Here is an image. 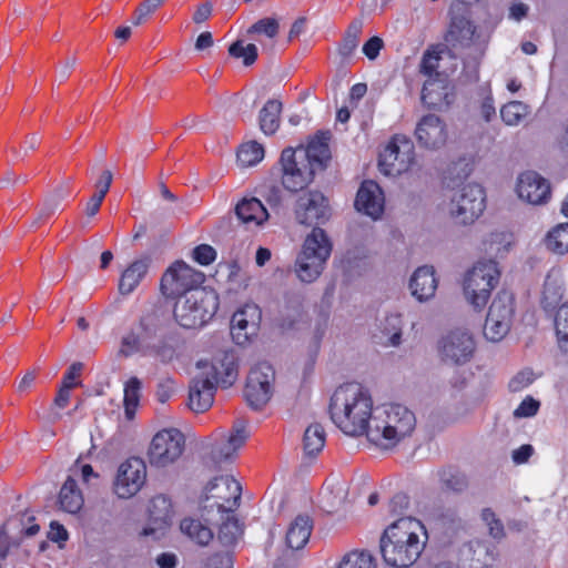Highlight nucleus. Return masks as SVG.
Masks as SVG:
<instances>
[{"mask_svg":"<svg viewBox=\"0 0 568 568\" xmlns=\"http://www.w3.org/2000/svg\"><path fill=\"white\" fill-rule=\"evenodd\" d=\"M331 133L320 131L306 146L285 148L280 156L281 182L285 190L296 193L308 186L315 175L326 170L331 161Z\"/></svg>","mask_w":568,"mask_h":568,"instance_id":"nucleus-1","label":"nucleus"},{"mask_svg":"<svg viewBox=\"0 0 568 568\" xmlns=\"http://www.w3.org/2000/svg\"><path fill=\"white\" fill-rule=\"evenodd\" d=\"M332 422L346 435L368 438L372 427L373 400L368 390L358 383L338 386L329 402Z\"/></svg>","mask_w":568,"mask_h":568,"instance_id":"nucleus-2","label":"nucleus"},{"mask_svg":"<svg viewBox=\"0 0 568 568\" xmlns=\"http://www.w3.org/2000/svg\"><path fill=\"white\" fill-rule=\"evenodd\" d=\"M162 327L161 314L152 308L145 312L131 331L121 339L120 355L130 357L140 354L145 357H153L162 364L171 363L178 351V343L173 336L165 335L156 343L153 342Z\"/></svg>","mask_w":568,"mask_h":568,"instance_id":"nucleus-3","label":"nucleus"},{"mask_svg":"<svg viewBox=\"0 0 568 568\" xmlns=\"http://www.w3.org/2000/svg\"><path fill=\"white\" fill-rule=\"evenodd\" d=\"M423 529L422 523L413 517H403L389 525L379 540L385 564L395 568L413 566L425 547L419 537Z\"/></svg>","mask_w":568,"mask_h":568,"instance_id":"nucleus-4","label":"nucleus"},{"mask_svg":"<svg viewBox=\"0 0 568 568\" xmlns=\"http://www.w3.org/2000/svg\"><path fill=\"white\" fill-rule=\"evenodd\" d=\"M385 414V419L377 416L372 419L368 440L388 449L412 434L416 426V418L413 412L400 404L392 405Z\"/></svg>","mask_w":568,"mask_h":568,"instance_id":"nucleus-5","label":"nucleus"},{"mask_svg":"<svg viewBox=\"0 0 568 568\" xmlns=\"http://www.w3.org/2000/svg\"><path fill=\"white\" fill-rule=\"evenodd\" d=\"M219 308V297L214 291L193 288L176 298L173 315L184 328H197L213 318Z\"/></svg>","mask_w":568,"mask_h":568,"instance_id":"nucleus-6","label":"nucleus"},{"mask_svg":"<svg viewBox=\"0 0 568 568\" xmlns=\"http://www.w3.org/2000/svg\"><path fill=\"white\" fill-rule=\"evenodd\" d=\"M332 253V243L323 229H314L296 257L294 272L303 283H313L322 274Z\"/></svg>","mask_w":568,"mask_h":568,"instance_id":"nucleus-7","label":"nucleus"},{"mask_svg":"<svg viewBox=\"0 0 568 568\" xmlns=\"http://www.w3.org/2000/svg\"><path fill=\"white\" fill-rule=\"evenodd\" d=\"M485 202L484 189L479 184L469 183L452 191L448 213L457 224H473L484 212Z\"/></svg>","mask_w":568,"mask_h":568,"instance_id":"nucleus-8","label":"nucleus"},{"mask_svg":"<svg viewBox=\"0 0 568 568\" xmlns=\"http://www.w3.org/2000/svg\"><path fill=\"white\" fill-rule=\"evenodd\" d=\"M499 272L493 261L476 264L464 281V294L475 310H483L498 284Z\"/></svg>","mask_w":568,"mask_h":568,"instance_id":"nucleus-9","label":"nucleus"},{"mask_svg":"<svg viewBox=\"0 0 568 568\" xmlns=\"http://www.w3.org/2000/svg\"><path fill=\"white\" fill-rule=\"evenodd\" d=\"M415 160V148L409 138L396 134L378 156L379 171L388 176L400 175L409 170Z\"/></svg>","mask_w":568,"mask_h":568,"instance_id":"nucleus-10","label":"nucleus"},{"mask_svg":"<svg viewBox=\"0 0 568 568\" xmlns=\"http://www.w3.org/2000/svg\"><path fill=\"white\" fill-rule=\"evenodd\" d=\"M204 278L202 272L183 261H176L162 275L160 290L165 297L178 298L193 288H203Z\"/></svg>","mask_w":568,"mask_h":568,"instance_id":"nucleus-11","label":"nucleus"},{"mask_svg":"<svg viewBox=\"0 0 568 568\" xmlns=\"http://www.w3.org/2000/svg\"><path fill=\"white\" fill-rule=\"evenodd\" d=\"M294 214L297 223L321 229L332 215L328 199L317 190H308L302 193L295 203Z\"/></svg>","mask_w":568,"mask_h":568,"instance_id":"nucleus-12","label":"nucleus"},{"mask_svg":"<svg viewBox=\"0 0 568 568\" xmlns=\"http://www.w3.org/2000/svg\"><path fill=\"white\" fill-rule=\"evenodd\" d=\"M449 24L445 33V43L452 48H467L471 44L476 27L470 19L467 3L456 0L448 10Z\"/></svg>","mask_w":568,"mask_h":568,"instance_id":"nucleus-13","label":"nucleus"},{"mask_svg":"<svg viewBox=\"0 0 568 568\" xmlns=\"http://www.w3.org/2000/svg\"><path fill=\"white\" fill-rule=\"evenodd\" d=\"M274 379L275 372L267 363H261L250 371L244 389L250 407L260 410L268 403L273 395Z\"/></svg>","mask_w":568,"mask_h":568,"instance_id":"nucleus-14","label":"nucleus"},{"mask_svg":"<svg viewBox=\"0 0 568 568\" xmlns=\"http://www.w3.org/2000/svg\"><path fill=\"white\" fill-rule=\"evenodd\" d=\"M185 439L178 429H163L152 439L149 448L150 464L165 467L174 463L183 453Z\"/></svg>","mask_w":568,"mask_h":568,"instance_id":"nucleus-15","label":"nucleus"},{"mask_svg":"<svg viewBox=\"0 0 568 568\" xmlns=\"http://www.w3.org/2000/svg\"><path fill=\"white\" fill-rule=\"evenodd\" d=\"M242 487L239 481L230 476L214 477L205 486L204 501L213 500L210 505H204L203 508L216 507L220 513L233 511L237 506L241 498Z\"/></svg>","mask_w":568,"mask_h":568,"instance_id":"nucleus-16","label":"nucleus"},{"mask_svg":"<svg viewBox=\"0 0 568 568\" xmlns=\"http://www.w3.org/2000/svg\"><path fill=\"white\" fill-rule=\"evenodd\" d=\"M475 347V341L468 332L456 329L439 339L438 354L446 364L464 365L473 358Z\"/></svg>","mask_w":568,"mask_h":568,"instance_id":"nucleus-17","label":"nucleus"},{"mask_svg":"<svg viewBox=\"0 0 568 568\" xmlns=\"http://www.w3.org/2000/svg\"><path fill=\"white\" fill-rule=\"evenodd\" d=\"M145 478V463L139 457H131L119 466L114 480V493L120 498H130L142 488Z\"/></svg>","mask_w":568,"mask_h":568,"instance_id":"nucleus-18","label":"nucleus"},{"mask_svg":"<svg viewBox=\"0 0 568 568\" xmlns=\"http://www.w3.org/2000/svg\"><path fill=\"white\" fill-rule=\"evenodd\" d=\"M415 138L420 148L438 150L447 142V126L438 115L426 114L416 124Z\"/></svg>","mask_w":568,"mask_h":568,"instance_id":"nucleus-19","label":"nucleus"},{"mask_svg":"<svg viewBox=\"0 0 568 568\" xmlns=\"http://www.w3.org/2000/svg\"><path fill=\"white\" fill-rule=\"evenodd\" d=\"M247 422L244 418H237L229 436H223L215 440L211 449V458L215 464L231 460L236 450L244 445L248 437L246 430Z\"/></svg>","mask_w":568,"mask_h":568,"instance_id":"nucleus-20","label":"nucleus"},{"mask_svg":"<svg viewBox=\"0 0 568 568\" xmlns=\"http://www.w3.org/2000/svg\"><path fill=\"white\" fill-rule=\"evenodd\" d=\"M518 196L530 204H545L551 196V187L548 180L536 171H526L518 176Z\"/></svg>","mask_w":568,"mask_h":568,"instance_id":"nucleus-21","label":"nucleus"},{"mask_svg":"<svg viewBox=\"0 0 568 568\" xmlns=\"http://www.w3.org/2000/svg\"><path fill=\"white\" fill-rule=\"evenodd\" d=\"M384 193L379 185L372 181H364L356 194L355 207L374 220L378 219L384 212Z\"/></svg>","mask_w":568,"mask_h":568,"instance_id":"nucleus-22","label":"nucleus"},{"mask_svg":"<svg viewBox=\"0 0 568 568\" xmlns=\"http://www.w3.org/2000/svg\"><path fill=\"white\" fill-rule=\"evenodd\" d=\"M460 560L468 568H488L496 559V547L486 540H470L459 550Z\"/></svg>","mask_w":568,"mask_h":568,"instance_id":"nucleus-23","label":"nucleus"},{"mask_svg":"<svg viewBox=\"0 0 568 568\" xmlns=\"http://www.w3.org/2000/svg\"><path fill=\"white\" fill-rule=\"evenodd\" d=\"M197 366L205 367L206 372L202 374L207 378H212V383L222 387L231 386L237 377V364L232 353H224L220 359H216L211 365L199 362Z\"/></svg>","mask_w":568,"mask_h":568,"instance_id":"nucleus-24","label":"nucleus"},{"mask_svg":"<svg viewBox=\"0 0 568 568\" xmlns=\"http://www.w3.org/2000/svg\"><path fill=\"white\" fill-rule=\"evenodd\" d=\"M216 385L212 383V378L201 376L194 377L190 384L189 407L195 413L207 410L214 400Z\"/></svg>","mask_w":568,"mask_h":568,"instance_id":"nucleus-25","label":"nucleus"},{"mask_svg":"<svg viewBox=\"0 0 568 568\" xmlns=\"http://www.w3.org/2000/svg\"><path fill=\"white\" fill-rule=\"evenodd\" d=\"M173 516L172 504L169 497L158 495L153 497L149 506L150 526L144 528L145 536L155 535L158 530H162L170 526Z\"/></svg>","mask_w":568,"mask_h":568,"instance_id":"nucleus-26","label":"nucleus"},{"mask_svg":"<svg viewBox=\"0 0 568 568\" xmlns=\"http://www.w3.org/2000/svg\"><path fill=\"white\" fill-rule=\"evenodd\" d=\"M444 57L456 59L453 50L444 43L429 47L423 54L419 72L428 78H447V70H440V61Z\"/></svg>","mask_w":568,"mask_h":568,"instance_id":"nucleus-27","label":"nucleus"},{"mask_svg":"<svg viewBox=\"0 0 568 568\" xmlns=\"http://www.w3.org/2000/svg\"><path fill=\"white\" fill-rule=\"evenodd\" d=\"M437 278L433 266L424 265L418 267L409 280V290L419 302L428 301L435 295Z\"/></svg>","mask_w":568,"mask_h":568,"instance_id":"nucleus-28","label":"nucleus"},{"mask_svg":"<svg viewBox=\"0 0 568 568\" xmlns=\"http://www.w3.org/2000/svg\"><path fill=\"white\" fill-rule=\"evenodd\" d=\"M402 327L400 315H386L381 320L377 332L374 334L375 342L384 346H398L402 342Z\"/></svg>","mask_w":568,"mask_h":568,"instance_id":"nucleus-29","label":"nucleus"},{"mask_svg":"<svg viewBox=\"0 0 568 568\" xmlns=\"http://www.w3.org/2000/svg\"><path fill=\"white\" fill-rule=\"evenodd\" d=\"M256 315L257 306H246L236 311L231 318V334L236 344H244L255 333L256 323L247 320V314Z\"/></svg>","mask_w":568,"mask_h":568,"instance_id":"nucleus-30","label":"nucleus"},{"mask_svg":"<svg viewBox=\"0 0 568 568\" xmlns=\"http://www.w3.org/2000/svg\"><path fill=\"white\" fill-rule=\"evenodd\" d=\"M313 530V520L308 515H298L286 532V545L291 549H302L308 541Z\"/></svg>","mask_w":568,"mask_h":568,"instance_id":"nucleus-31","label":"nucleus"},{"mask_svg":"<svg viewBox=\"0 0 568 568\" xmlns=\"http://www.w3.org/2000/svg\"><path fill=\"white\" fill-rule=\"evenodd\" d=\"M235 214L242 223H253L256 226L262 225L268 219L267 210L256 197L240 201L235 206Z\"/></svg>","mask_w":568,"mask_h":568,"instance_id":"nucleus-32","label":"nucleus"},{"mask_svg":"<svg viewBox=\"0 0 568 568\" xmlns=\"http://www.w3.org/2000/svg\"><path fill=\"white\" fill-rule=\"evenodd\" d=\"M150 260L148 257L132 262L122 273L119 281V292L122 295L131 294L140 284L149 270Z\"/></svg>","mask_w":568,"mask_h":568,"instance_id":"nucleus-33","label":"nucleus"},{"mask_svg":"<svg viewBox=\"0 0 568 568\" xmlns=\"http://www.w3.org/2000/svg\"><path fill=\"white\" fill-rule=\"evenodd\" d=\"M514 315V295L506 290L498 292L489 306L487 317L496 321L508 322L509 327H511Z\"/></svg>","mask_w":568,"mask_h":568,"instance_id":"nucleus-34","label":"nucleus"},{"mask_svg":"<svg viewBox=\"0 0 568 568\" xmlns=\"http://www.w3.org/2000/svg\"><path fill=\"white\" fill-rule=\"evenodd\" d=\"M278 33L280 21L275 17L262 18L246 30V36L261 44L264 43V38L273 41Z\"/></svg>","mask_w":568,"mask_h":568,"instance_id":"nucleus-35","label":"nucleus"},{"mask_svg":"<svg viewBox=\"0 0 568 568\" xmlns=\"http://www.w3.org/2000/svg\"><path fill=\"white\" fill-rule=\"evenodd\" d=\"M59 503L61 508L70 514L78 513L83 506V498L78 489L77 481L70 476L61 487Z\"/></svg>","mask_w":568,"mask_h":568,"instance_id":"nucleus-36","label":"nucleus"},{"mask_svg":"<svg viewBox=\"0 0 568 568\" xmlns=\"http://www.w3.org/2000/svg\"><path fill=\"white\" fill-rule=\"evenodd\" d=\"M447 78H428L422 89L420 100L428 108L438 106L446 98Z\"/></svg>","mask_w":568,"mask_h":568,"instance_id":"nucleus-37","label":"nucleus"},{"mask_svg":"<svg viewBox=\"0 0 568 568\" xmlns=\"http://www.w3.org/2000/svg\"><path fill=\"white\" fill-rule=\"evenodd\" d=\"M282 103L277 100H268L260 111V128L265 134H274L280 126Z\"/></svg>","mask_w":568,"mask_h":568,"instance_id":"nucleus-38","label":"nucleus"},{"mask_svg":"<svg viewBox=\"0 0 568 568\" xmlns=\"http://www.w3.org/2000/svg\"><path fill=\"white\" fill-rule=\"evenodd\" d=\"M181 531L200 546H206L213 539L210 527L197 519L185 518L180 525Z\"/></svg>","mask_w":568,"mask_h":568,"instance_id":"nucleus-39","label":"nucleus"},{"mask_svg":"<svg viewBox=\"0 0 568 568\" xmlns=\"http://www.w3.org/2000/svg\"><path fill=\"white\" fill-rule=\"evenodd\" d=\"M363 20L356 18L349 23L347 30L345 31V34L338 48V53L344 59H348L349 57H352V54L358 47L359 38L363 32Z\"/></svg>","mask_w":568,"mask_h":568,"instance_id":"nucleus-40","label":"nucleus"},{"mask_svg":"<svg viewBox=\"0 0 568 568\" xmlns=\"http://www.w3.org/2000/svg\"><path fill=\"white\" fill-rule=\"evenodd\" d=\"M304 450L308 456L317 455L325 445V432L321 424H311L304 433Z\"/></svg>","mask_w":568,"mask_h":568,"instance_id":"nucleus-41","label":"nucleus"},{"mask_svg":"<svg viewBox=\"0 0 568 568\" xmlns=\"http://www.w3.org/2000/svg\"><path fill=\"white\" fill-rule=\"evenodd\" d=\"M227 52L234 59H242L244 67L253 65L258 58V50L254 43H245L244 40L237 39L229 45Z\"/></svg>","mask_w":568,"mask_h":568,"instance_id":"nucleus-42","label":"nucleus"},{"mask_svg":"<svg viewBox=\"0 0 568 568\" xmlns=\"http://www.w3.org/2000/svg\"><path fill=\"white\" fill-rule=\"evenodd\" d=\"M236 158L241 166H253L264 158V148L256 141L244 143L239 149Z\"/></svg>","mask_w":568,"mask_h":568,"instance_id":"nucleus-43","label":"nucleus"},{"mask_svg":"<svg viewBox=\"0 0 568 568\" xmlns=\"http://www.w3.org/2000/svg\"><path fill=\"white\" fill-rule=\"evenodd\" d=\"M243 535V527L233 516H227L226 520H224L219 530V540L224 546H233L237 542V540Z\"/></svg>","mask_w":568,"mask_h":568,"instance_id":"nucleus-44","label":"nucleus"},{"mask_svg":"<svg viewBox=\"0 0 568 568\" xmlns=\"http://www.w3.org/2000/svg\"><path fill=\"white\" fill-rule=\"evenodd\" d=\"M546 246L556 254L568 251V222L554 227L547 235Z\"/></svg>","mask_w":568,"mask_h":568,"instance_id":"nucleus-45","label":"nucleus"},{"mask_svg":"<svg viewBox=\"0 0 568 568\" xmlns=\"http://www.w3.org/2000/svg\"><path fill=\"white\" fill-rule=\"evenodd\" d=\"M564 296V288L551 281L548 276L544 284L541 306L546 312H552L560 303Z\"/></svg>","mask_w":568,"mask_h":568,"instance_id":"nucleus-46","label":"nucleus"},{"mask_svg":"<svg viewBox=\"0 0 568 568\" xmlns=\"http://www.w3.org/2000/svg\"><path fill=\"white\" fill-rule=\"evenodd\" d=\"M141 381L138 377H131L124 387V407L125 416L131 419L134 416L135 408L140 400Z\"/></svg>","mask_w":568,"mask_h":568,"instance_id":"nucleus-47","label":"nucleus"},{"mask_svg":"<svg viewBox=\"0 0 568 568\" xmlns=\"http://www.w3.org/2000/svg\"><path fill=\"white\" fill-rule=\"evenodd\" d=\"M527 113V105L519 101H511L500 110V116L507 125H518Z\"/></svg>","mask_w":568,"mask_h":568,"instance_id":"nucleus-48","label":"nucleus"},{"mask_svg":"<svg viewBox=\"0 0 568 568\" xmlns=\"http://www.w3.org/2000/svg\"><path fill=\"white\" fill-rule=\"evenodd\" d=\"M375 559L367 551H352L341 561L338 568H375Z\"/></svg>","mask_w":568,"mask_h":568,"instance_id":"nucleus-49","label":"nucleus"},{"mask_svg":"<svg viewBox=\"0 0 568 568\" xmlns=\"http://www.w3.org/2000/svg\"><path fill=\"white\" fill-rule=\"evenodd\" d=\"M555 327L559 346L568 352V303L559 307L555 317Z\"/></svg>","mask_w":568,"mask_h":568,"instance_id":"nucleus-50","label":"nucleus"},{"mask_svg":"<svg viewBox=\"0 0 568 568\" xmlns=\"http://www.w3.org/2000/svg\"><path fill=\"white\" fill-rule=\"evenodd\" d=\"M510 331L508 322L486 317L484 335L490 342H500Z\"/></svg>","mask_w":568,"mask_h":568,"instance_id":"nucleus-51","label":"nucleus"},{"mask_svg":"<svg viewBox=\"0 0 568 568\" xmlns=\"http://www.w3.org/2000/svg\"><path fill=\"white\" fill-rule=\"evenodd\" d=\"M164 1L165 0H144L141 2L133 13V24L140 26L144 23L148 18L164 3Z\"/></svg>","mask_w":568,"mask_h":568,"instance_id":"nucleus-52","label":"nucleus"},{"mask_svg":"<svg viewBox=\"0 0 568 568\" xmlns=\"http://www.w3.org/2000/svg\"><path fill=\"white\" fill-rule=\"evenodd\" d=\"M440 480L445 489L454 493H462L468 486L467 479L464 475L453 474L446 470L442 473Z\"/></svg>","mask_w":568,"mask_h":568,"instance_id":"nucleus-53","label":"nucleus"},{"mask_svg":"<svg viewBox=\"0 0 568 568\" xmlns=\"http://www.w3.org/2000/svg\"><path fill=\"white\" fill-rule=\"evenodd\" d=\"M304 311L300 304L293 308L287 310L286 313L281 315L280 327L283 331L294 329L296 325L303 321Z\"/></svg>","mask_w":568,"mask_h":568,"instance_id":"nucleus-54","label":"nucleus"},{"mask_svg":"<svg viewBox=\"0 0 568 568\" xmlns=\"http://www.w3.org/2000/svg\"><path fill=\"white\" fill-rule=\"evenodd\" d=\"M535 381V375L530 369H524L517 373L509 382L508 388L510 392H520L529 386Z\"/></svg>","mask_w":568,"mask_h":568,"instance_id":"nucleus-55","label":"nucleus"},{"mask_svg":"<svg viewBox=\"0 0 568 568\" xmlns=\"http://www.w3.org/2000/svg\"><path fill=\"white\" fill-rule=\"evenodd\" d=\"M260 193L272 207H277L281 205L283 200V191L278 185H262Z\"/></svg>","mask_w":568,"mask_h":568,"instance_id":"nucleus-56","label":"nucleus"},{"mask_svg":"<svg viewBox=\"0 0 568 568\" xmlns=\"http://www.w3.org/2000/svg\"><path fill=\"white\" fill-rule=\"evenodd\" d=\"M39 144H40V138L38 136V134L30 133V134L26 135L20 149L16 148V146H11L9 150L17 158H19L21 155L23 158V156L28 155L29 152L34 151Z\"/></svg>","mask_w":568,"mask_h":568,"instance_id":"nucleus-57","label":"nucleus"},{"mask_svg":"<svg viewBox=\"0 0 568 568\" xmlns=\"http://www.w3.org/2000/svg\"><path fill=\"white\" fill-rule=\"evenodd\" d=\"M216 251L209 244L197 245L193 250V258L201 265H209L214 262Z\"/></svg>","mask_w":568,"mask_h":568,"instance_id":"nucleus-58","label":"nucleus"},{"mask_svg":"<svg viewBox=\"0 0 568 568\" xmlns=\"http://www.w3.org/2000/svg\"><path fill=\"white\" fill-rule=\"evenodd\" d=\"M539 402L530 396H527L520 405L515 409L514 416L516 418L531 417L537 414L539 409Z\"/></svg>","mask_w":568,"mask_h":568,"instance_id":"nucleus-59","label":"nucleus"},{"mask_svg":"<svg viewBox=\"0 0 568 568\" xmlns=\"http://www.w3.org/2000/svg\"><path fill=\"white\" fill-rule=\"evenodd\" d=\"M206 568H233V558L229 552H217L207 558Z\"/></svg>","mask_w":568,"mask_h":568,"instance_id":"nucleus-60","label":"nucleus"},{"mask_svg":"<svg viewBox=\"0 0 568 568\" xmlns=\"http://www.w3.org/2000/svg\"><path fill=\"white\" fill-rule=\"evenodd\" d=\"M409 497L404 493H397L389 501V511L393 515H403L408 509Z\"/></svg>","mask_w":568,"mask_h":568,"instance_id":"nucleus-61","label":"nucleus"},{"mask_svg":"<svg viewBox=\"0 0 568 568\" xmlns=\"http://www.w3.org/2000/svg\"><path fill=\"white\" fill-rule=\"evenodd\" d=\"M77 384H67L62 383L61 387L59 388L53 405L58 408H65L70 402L71 397V390Z\"/></svg>","mask_w":568,"mask_h":568,"instance_id":"nucleus-62","label":"nucleus"},{"mask_svg":"<svg viewBox=\"0 0 568 568\" xmlns=\"http://www.w3.org/2000/svg\"><path fill=\"white\" fill-rule=\"evenodd\" d=\"M383 47L384 42L379 37H372L364 43L363 52L369 60H375Z\"/></svg>","mask_w":568,"mask_h":568,"instance_id":"nucleus-63","label":"nucleus"},{"mask_svg":"<svg viewBox=\"0 0 568 568\" xmlns=\"http://www.w3.org/2000/svg\"><path fill=\"white\" fill-rule=\"evenodd\" d=\"M213 6L210 1L200 4L193 13L192 20L196 24L205 22L212 14Z\"/></svg>","mask_w":568,"mask_h":568,"instance_id":"nucleus-64","label":"nucleus"}]
</instances>
